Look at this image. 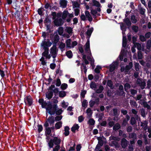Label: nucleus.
<instances>
[{"mask_svg":"<svg viewBox=\"0 0 151 151\" xmlns=\"http://www.w3.org/2000/svg\"><path fill=\"white\" fill-rule=\"evenodd\" d=\"M62 126V122H59L56 123L55 124V127L57 129L60 128Z\"/></svg>","mask_w":151,"mask_h":151,"instance_id":"nucleus-37","label":"nucleus"},{"mask_svg":"<svg viewBox=\"0 0 151 151\" xmlns=\"http://www.w3.org/2000/svg\"><path fill=\"white\" fill-rule=\"evenodd\" d=\"M67 1L66 0H60V7L62 8H65L67 5Z\"/></svg>","mask_w":151,"mask_h":151,"instance_id":"nucleus-12","label":"nucleus"},{"mask_svg":"<svg viewBox=\"0 0 151 151\" xmlns=\"http://www.w3.org/2000/svg\"><path fill=\"white\" fill-rule=\"evenodd\" d=\"M15 17L17 19H20V12L18 10H17V11L15 13Z\"/></svg>","mask_w":151,"mask_h":151,"instance_id":"nucleus-23","label":"nucleus"},{"mask_svg":"<svg viewBox=\"0 0 151 151\" xmlns=\"http://www.w3.org/2000/svg\"><path fill=\"white\" fill-rule=\"evenodd\" d=\"M79 127L78 124H75L71 128V130L73 132H74L76 130L78 129Z\"/></svg>","mask_w":151,"mask_h":151,"instance_id":"nucleus-34","label":"nucleus"},{"mask_svg":"<svg viewBox=\"0 0 151 151\" xmlns=\"http://www.w3.org/2000/svg\"><path fill=\"white\" fill-rule=\"evenodd\" d=\"M69 128L68 126H65V127L64 134L65 136H67L69 134Z\"/></svg>","mask_w":151,"mask_h":151,"instance_id":"nucleus-24","label":"nucleus"},{"mask_svg":"<svg viewBox=\"0 0 151 151\" xmlns=\"http://www.w3.org/2000/svg\"><path fill=\"white\" fill-rule=\"evenodd\" d=\"M139 103L142 104L145 107L147 108L148 109H150V106L148 105L147 102L140 100L139 101Z\"/></svg>","mask_w":151,"mask_h":151,"instance_id":"nucleus-18","label":"nucleus"},{"mask_svg":"<svg viewBox=\"0 0 151 151\" xmlns=\"http://www.w3.org/2000/svg\"><path fill=\"white\" fill-rule=\"evenodd\" d=\"M71 40L70 39H67L65 41L66 45V46L68 47L71 48Z\"/></svg>","mask_w":151,"mask_h":151,"instance_id":"nucleus-36","label":"nucleus"},{"mask_svg":"<svg viewBox=\"0 0 151 151\" xmlns=\"http://www.w3.org/2000/svg\"><path fill=\"white\" fill-rule=\"evenodd\" d=\"M6 15L8 16V17H11V11L8 9H6Z\"/></svg>","mask_w":151,"mask_h":151,"instance_id":"nucleus-60","label":"nucleus"},{"mask_svg":"<svg viewBox=\"0 0 151 151\" xmlns=\"http://www.w3.org/2000/svg\"><path fill=\"white\" fill-rule=\"evenodd\" d=\"M65 31L66 32H67L70 35H72V28L70 27H66L65 29Z\"/></svg>","mask_w":151,"mask_h":151,"instance_id":"nucleus-29","label":"nucleus"},{"mask_svg":"<svg viewBox=\"0 0 151 151\" xmlns=\"http://www.w3.org/2000/svg\"><path fill=\"white\" fill-rule=\"evenodd\" d=\"M74 17L73 14H69L68 11H64L63 12L62 15V18L64 19H66V21L68 22H70L71 20V18Z\"/></svg>","mask_w":151,"mask_h":151,"instance_id":"nucleus-5","label":"nucleus"},{"mask_svg":"<svg viewBox=\"0 0 151 151\" xmlns=\"http://www.w3.org/2000/svg\"><path fill=\"white\" fill-rule=\"evenodd\" d=\"M68 104L67 102H65L64 101H63L62 103V106L63 107L65 108L68 106Z\"/></svg>","mask_w":151,"mask_h":151,"instance_id":"nucleus-54","label":"nucleus"},{"mask_svg":"<svg viewBox=\"0 0 151 151\" xmlns=\"http://www.w3.org/2000/svg\"><path fill=\"white\" fill-rule=\"evenodd\" d=\"M131 123L132 125L136 123V120L135 118L134 117L131 118Z\"/></svg>","mask_w":151,"mask_h":151,"instance_id":"nucleus-64","label":"nucleus"},{"mask_svg":"<svg viewBox=\"0 0 151 151\" xmlns=\"http://www.w3.org/2000/svg\"><path fill=\"white\" fill-rule=\"evenodd\" d=\"M137 83L139 86L142 89H144L146 86V83L144 81H142L140 79H137Z\"/></svg>","mask_w":151,"mask_h":151,"instance_id":"nucleus-8","label":"nucleus"},{"mask_svg":"<svg viewBox=\"0 0 151 151\" xmlns=\"http://www.w3.org/2000/svg\"><path fill=\"white\" fill-rule=\"evenodd\" d=\"M133 64L132 62H130L129 63L128 65H127L126 66V70H128L130 69L132 67Z\"/></svg>","mask_w":151,"mask_h":151,"instance_id":"nucleus-47","label":"nucleus"},{"mask_svg":"<svg viewBox=\"0 0 151 151\" xmlns=\"http://www.w3.org/2000/svg\"><path fill=\"white\" fill-rule=\"evenodd\" d=\"M54 22L55 25L57 26L61 25L63 23L62 19L60 18H57L55 19L54 21Z\"/></svg>","mask_w":151,"mask_h":151,"instance_id":"nucleus-10","label":"nucleus"},{"mask_svg":"<svg viewBox=\"0 0 151 151\" xmlns=\"http://www.w3.org/2000/svg\"><path fill=\"white\" fill-rule=\"evenodd\" d=\"M66 55L69 58H71L72 56V53L70 50H69L66 52Z\"/></svg>","mask_w":151,"mask_h":151,"instance_id":"nucleus-43","label":"nucleus"},{"mask_svg":"<svg viewBox=\"0 0 151 151\" xmlns=\"http://www.w3.org/2000/svg\"><path fill=\"white\" fill-rule=\"evenodd\" d=\"M63 111L61 109H58V108L55 111V113L57 115H60L61 114Z\"/></svg>","mask_w":151,"mask_h":151,"instance_id":"nucleus-57","label":"nucleus"},{"mask_svg":"<svg viewBox=\"0 0 151 151\" xmlns=\"http://www.w3.org/2000/svg\"><path fill=\"white\" fill-rule=\"evenodd\" d=\"M129 137L130 138H132L135 139L136 138V134L135 133H131L129 134Z\"/></svg>","mask_w":151,"mask_h":151,"instance_id":"nucleus-38","label":"nucleus"},{"mask_svg":"<svg viewBox=\"0 0 151 151\" xmlns=\"http://www.w3.org/2000/svg\"><path fill=\"white\" fill-rule=\"evenodd\" d=\"M65 43L63 42H61L60 44L59 47L62 51H63L65 50Z\"/></svg>","mask_w":151,"mask_h":151,"instance_id":"nucleus-30","label":"nucleus"},{"mask_svg":"<svg viewBox=\"0 0 151 151\" xmlns=\"http://www.w3.org/2000/svg\"><path fill=\"white\" fill-rule=\"evenodd\" d=\"M93 30V28L91 27L88 29L86 32V34L88 36V39L84 46L85 47L86 53L87 55H88L87 56V59L90 61H91V65L93 67L94 65V60L92 59L91 56L89 55H91V53L90 48V42L89 38Z\"/></svg>","mask_w":151,"mask_h":151,"instance_id":"nucleus-2","label":"nucleus"},{"mask_svg":"<svg viewBox=\"0 0 151 151\" xmlns=\"http://www.w3.org/2000/svg\"><path fill=\"white\" fill-rule=\"evenodd\" d=\"M127 141L125 138L122 139L121 142V145L123 148H125L127 146Z\"/></svg>","mask_w":151,"mask_h":151,"instance_id":"nucleus-15","label":"nucleus"},{"mask_svg":"<svg viewBox=\"0 0 151 151\" xmlns=\"http://www.w3.org/2000/svg\"><path fill=\"white\" fill-rule=\"evenodd\" d=\"M86 112L87 114L88 118H90L91 117L93 112L92 111L90 108H88L86 110Z\"/></svg>","mask_w":151,"mask_h":151,"instance_id":"nucleus-19","label":"nucleus"},{"mask_svg":"<svg viewBox=\"0 0 151 151\" xmlns=\"http://www.w3.org/2000/svg\"><path fill=\"white\" fill-rule=\"evenodd\" d=\"M44 57H45L42 55V57L40 59V60L41 62V63L43 65H45L46 63V62L45 60V58Z\"/></svg>","mask_w":151,"mask_h":151,"instance_id":"nucleus-45","label":"nucleus"},{"mask_svg":"<svg viewBox=\"0 0 151 151\" xmlns=\"http://www.w3.org/2000/svg\"><path fill=\"white\" fill-rule=\"evenodd\" d=\"M59 96L60 97H64L66 96V93L64 91H60L59 93Z\"/></svg>","mask_w":151,"mask_h":151,"instance_id":"nucleus-51","label":"nucleus"},{"mask_svg":"<svg viewBox=\"0 0 151 151\" xmlns=\"http://www.w3.org/2000/svg\"><path fill=\"white\" fill-rule=\"evenodd\" d=\"M85 12L86 19H87L89 22H91L93 20V18L89 12L86 11Z\"/></svg>","mask_w":151,"mask_h":151,"instance_id":"nucleus-14","label":"nucleus"},{"mask_svg":"<svg viewBox=\"0 0 151 151\" xmlns=\"http://www.w3.org/2000/svg\"><path fill=\"white\" fill-rule=\"evenodd\" d=\"M120 127V124L118 123L116 124L113 127V129L115 130H117Z\"/></svg>","mask_w":151,"mask_h":151,"instance_id":"nucleus-48","label":"nucleus"},{"mask_svg":"<svg viewBox=\"0 0 151 151\" xmlns=\"http://www.w3.org/2000/svg\"><path fill=\"white\" fill-rule=\"evenodd\" d=\"M132 112L135 115V117L137 120H139L140 118L137 115V112L136 110L134 109H132Z\"/></svg>","mask_w":151,"mask_h":151,"instance_id":"nucleus-39","label":"nucleus"},{"mask_svg":"<svg viewBox=\"0 0 151 151\" xmlns=\"http://www.w3.org/2000/svg\"><path fill=\"white\" fill-rule=\"evenodd\" d=\"M127 45V40L125 35L123 36L122 47H125Z\"/></svg>","mask_w":151,"mask_h":151,"instance_id":"nucleus-21","label":"nucleus"},{"mask_svg":"<svg viewBox=\"0 0 151 151\" xmlns=\"http://www.w3.org/2000/svg\"><path fill=\"white\" fill-rule=\"evenodd\" d=\"M103 89V86H100L99 87V88L96 90V92L97 93H100L102 92Z\"/></svg>","mask_w":151,"mask_h":151,"instance_id":"nucleus-49","label":"nucleus"},{"mask_svg":"<svg viewBox=\"0 0 151 151\" xmlns=\"http://www.w3.org/2000/svg\"><path fill=\"white\" fill-rule=\"evenodd\" d=\"M81 20L85 21L87 20V19L86 17V15H85L84 14H82L81 16Z\"/></svg>","mask_w":151,"mask_h":151,"instance_id":"nucleus-61","label":"nucleus"},{"mask_svg":"<svg viewBox=\"0 0 151 151\" xmlns=\"http://www.w3.org/2000/svg\"><path fill=\"white\" fill-rule=\"evenodd\" d=\"M124 22L128 26H130L131 25V22L129 19L127 18L124 19Z\"/></svg>","mask_w":151,"mask_h":151,"instance_id":"nucleus-40","label":"nucleus"},{"mask_svg":"<svg viewBox=\"0 0 151 151\" xmlns=\"http://www.w3.org/2000/svg\"><path fill=\"white\" fill-rule=\"evenodd\" d=\"M79 51L81 53H83L82 55H83L82 58L83 60L84 61L85 64L86 65H87L89 64V62L86 59V55L84 54L83 53V50L82 47H80L79 48Z\"/></svg>","mask_w":151,"mask_h":151,"instance_id":"nucleus-9","label":"nucleus"},{"mask_svg":"<svg viewBox=\"0 0 151 151\" xmlns=\"http://www.w3.org/2000/svg\"><path fill=\"white\" fill-rule=\"evenodd\" d=\"M51 131L50 128L49 127L46 128V133L48 135H49L51 133Z\"/></svg>","mask_w":151,"mask_h":151,"instance_id":"nucleus-59","label":"nucleus"},{"mask_svg":"<svg viewBox=\"0 0 151 151\" xmlns=\"http://www.w3.org/2000/svg\"><path fill=\"white\" fill-rule=\"evenodd\" d=\"M88 103L86 100H84L82 103V107H84L85 109L87 107Z\"/></svg>","mask_w":151,"mask_h":151,"instance_id":"nucleus-46","label":"nucleus"},{"mask_svg":"<svg viewBox=\"0 0 151 151\" xmlns=\"http://www.w3.org/2000/svg\"><path fill=\"white\" fill-rule=\"evenodd\" d=\"M93 5L97 7H101V4L99 2L95 0H93Z\"/></svg>","mask_w":151,"mask_h":151,"instance_id":"nucleus-22","label":"nucleus"},{"mask_svg":"<svg viewBox=\"0 0 151 151\" xmlns=\"http://www.w3.org/2000/svg\"><path fill=\"white\" fill-rule=\"evenodd\" d=\"M111 141L110 143L111 146H115V148H119L120 146L119 144L117 142L115 141L111 140Z\"/></svg>","mask_w":151,"mask_h":151,"instance_id":"nucleus-16","label":"nucleus"},{"mask_svg":"<svg viewBox=\"0 0 151 151\" xmlns=\"http://www.w3.org/2000/svg\"><path fill=\"white\" fill-rule=\"evenodd\" d=\"M139 39L142 42H144L146 41V38L145 36V37L142 35H140L139 36Z\"/></svg>","mask_w":151,"mask_h":151,"instance_id":"nucleus-58","label":"nucleus"},{"mask_svg":"<svg viewBox=\"0 0 151 151\" xmlns=\"http://www.w3.org/2000/svg\"><path fill=\"white\" fill-rule=\"evenodd\" d=\"M61 140L57 137H54L53 139H51L48 142V146L50 148H53V146H55L53 149V151H58L60 148V144Z\"/></svg>","mask_w":151,"mask_h":151,"instance_id":"nucleus-4","label":"nucleus"},{"mask_svg":"<svg viewBox=\"0 0 151 151\" xmlns=\"http://www.w3.org/2000/svg\"><path fill=\"white\" fill-rule=\"evenodd\" d=\"M90 87L92 89H94L96 87V83L93 82H91L90 84Z\"/></svg>","mask_w":151,"mask_h":151,"instance_id":"nucleus-44","label":"nucleus"},{"mask_svg":"<svg viewBox=\"0 0 151 151\" xmlns=\"http://www.w3.org/2000/svg\"><path fill=\"white\" fill-rule=\"evenodd\" d=\"M46 97L48 99H51L53 96V92L52 91L47 92L46 94Z\"/></svg>","mask_w":151,"mask_h":151,"instance_id":"nucleus-20","label":"nucleus"},{"mask_svg":"<svg viewBox=\"0 0 151 151\" xmlns=\"http://www.w3.org/2000/svg\"><path fill=\"white\" fill-rule=\"evenodd\" d=\"M146 47L148 50H150L151 47V40H148L147 43Z\"/></svg>","mask_w":151,"mask_h":151,"instance_id":"nucleus-42","label":"nucleus"},{"mask_svg":"<svg viewBox=\"0 0 151 151\" xmlns=\"http://www.w3.org/2000/svg\"><path fill=\"white\" fill-rule=\"evenodd\" d=\"M135 69L137 71H138L139 70V65L138 63H134Z\"/></svg>","mask_w":151,"mask_h":151,"instance_id":"nucleus-62","label":"nucleus"},{"mask_svg":"<svg viewBox=\"0 0 151 151\" xmlns=\"http://www.w3.org/2000/svg\"><path fill=\"white\" fill-rule=\"evenodd\" d=\"M109 140L110 141L114 140L115 141H119L120 140V138L117 137L111 136L109 137Z\"/></svg>","mask_w":151,"mask_h":151,"instance_id":"nucleus-35","label":"nucleus"},{"mask_svg":"<svg viewBox=\"0 0 151 151\" xmlns=\"http://www.w3.org/2000/svg\"><path fill=\"white\" fill-rule=\"evenodd\" d=\"M131 20L132 23L135 24L137 21V18H136L135 16L134 15L131 16Z\"/></svg>","mask_w":151,"mask_h":151,"instance_id":"nucleus-28","label":"nucleus"},{"mask_svg":"<svg viewBox=\"0 0 151 151\" xmlns=\"http://www.w3.org/2000/svg\"><path fill=\"white\" fill-rule=\"evenodd\" d=\"M147 122L146 121L141 122V126L145 130H146L147 129Z\"/></svg>","mask_w":151,"mask_h":151,"instance_id":"nucleus-17","label":"nucleus"},{"mask_svg":"<svg viewBox=\"0 0 151 151\" xmlns=\"http://www.w3.org/2000/svg\"><path fill=\"white\" fill-rule=\"evenodd\" d=\"M72 3L73 8H78L79 7V4L77 1H72Z\"/></svg>","mask_w":151,"mask_h":151,"instance_id":"nucleus-33","label":"nucleus"},{"mask_svg":"<svg viewBox=\"0 0 151 151\" xmlns=\"http://www.w3.org/2000/svg\"><path fill=\"white\" fill-rule=\"evenodd\" d=\"M101 69V67L100 66H98L95 69V72L98 73H100V70Z\"/></svg>","mask_w":151,"mask_h":151,"instance_id":"nucleus-56","label":"nucleus"},{"mask_svg":"<svg viewBox=\"0 0 151 151\" xmlns=\"http://www.w3.org/2000/svg\"><path fill=\"white\" fill-rule=\"evenodd\" d=\"M118 63L117 61H115L113 63L110 65L109 70L110 72L113 71L117 66Z\"/></svg>","mask_w":151,"mask_h":151,"instance_id":"nucleus-11","label":"nucleus"},{"mask_svg":"<svg viewBox=\"0 0 151 151\" xmlns=\"http://www.w3.org/2000/svg\"><path fill=\"white\" fill-rule=\"evenodd\" d=\"M95 123V121L93 119H90L88 122V124L89 125H94Z\"/></svg>","mask_w":151,"mask_h":151,"instance_id":"nucleus-32","label":"nucleus"},{"mask_svg":"<svg viewBox=\"0 0 151 151\" xmlns=\"http://www.w3.org/2000/svg\"><path fill=\"white\" fill-rule=\"evenodd\" d=\"M123 87L122 85H120L119 87V92L118 94L119 95H122L124 93V92L123 91Z\"/></svg>","mask_w":151,"mask_h":151,"instance_id":"nucleus-25","label":"nucleus"},{"mask_svg":"<svg viewBox=\"0 0 151 151\" xmlns=\"http://www.w3.org/2000/svg\"><path fill=\"white\" fill-rule=\"evenodd\" d=\"M107 85L109 86L111 88H112L113 87L112 85V82L111 80H108L107 82Z\"/></svg>","mask_w":151,"mask_h":151,"instance_id":"nucleus-55","label":"nucleus"},{"mask_svg":"<svg viewBox=\"0 0 151 151\" xmlns=\"http://www.w3.org/2000/svg\"><path fill=\"white\" fill-rule=\"evenodd\" d=\"M52 45V43L49 40H46L45 39L42 41L40 44V47L42 50H44L42 53V55L45 56L47 59H50L51 57L49 54V48Z\"/></svg>","mask_w":151,"mask_h":151,"instance_id":"nucleus-3","label":"nucleus"},{"mask_svg":"<svg viewBox=\"0 0 151 151\" xmlns=\"http://www.w3.org/2000/svg\"><path fill=\"white\" fill-rule=\"evenodd\" d=\"M24 102L26 105L29 106L31 105L33 103L32 97L30 96H26L24 98Z\"/></svg>","mask_w":151,"mask_h":151,"instance_id":"nucleus-6","label":"nucleus"},{"mask_svg":"<svg viewBox=\"0 0 151 151\" xmlns=\"http://www.w3.org/2000/svg\"><path fill=\"white\" fill-rule=\"evenodd\" d=\"M47 121L50 124V125L51 124H53L54 122V117L52 116L49 117Z\"/></svg>","mask_w":151,"mask_h":151,"instance_id":"nucleus-27","label":"nucleus"},{"mask_svg":"<svg viewBox=\"0 0 151 151\" xmlns=\"http://www.w3.org/2000/svg\"><path fill=\"white\" fill-rule=\"evenodd\" d=\"M44 11V9L43 8L41 7L38 10V14L40 15H42V14L43 12Z\"/></svg>","mask_w":151,"mask_h":151,"instance_id":"nucleus-53","label":"nucleus"},{"mask_svg":"<svg viewBox=\"0 0 151 151\" xmlns=\"http://www.w3.org/2000/svg\"><path fill=\"white\" fill-rule=\"evenodd\" d=\"M50 53L51 54L53 58L54 59L56 57L57 54V50L56 45H54L50 48Z\"/></svg>","mask_w":151,"mask_h":151,"instance_id":"nucleus-7","label":"nucleus"},{"mask_svg":"<svg viewBox=\"0 0 151 151\" xmlns=\"http://www.w3.org/2000/svg\"><path fill=\"white\" fill-rule=\"evenodd\" d=\"M120 24V27L121 29L122 30V33L123 36L125 35V32L127 29V27L123 23H119Z\"/></svg>","mask_w":151,"mask_h":151,"instance_id":"nucleus-13","label":"nucleus"},{"mask_svg":"<svg viewBox=\"0 0 151 151\" xmlns=\"http://www.w3.org/2000/svg\"><path fill=\"white\" fill-rule=\"evenodd\" d=\"M125 54V50H124V48H122V49L120 55L119 56V59L121 60V61L122 60L123 58V56L124 54Z\"/></svg>","mask_w":151,"mask_h":151,"instance_id":"nucleus-26","label":"nucleus"},{"mask_svg":"<svg viewBox=\"0 0 151 151\" xmlns=\"http://www.w3.org/2000/svg\"><path fill=\"white\" fill-rule=\"evenodd\" d=\"M132 29L134 32H137L138 31V27L137 26H134L132 27Z\"/></svg>","mask_w":151,"mask_h":151,"instance_id":"nucleus-63","label":"nucleus"},{"mask_svg":"<svg viewBox=\"0 0 151 151\" xmlns=\"http://www.w3.org/2000/svg\"><path fill=\"white\" fill-rule=\"evenodd\" d=\"M67 87L68 85L66 83H64L61 85L60 88L64 90L67 88Z\"/></svg>","mask_w":151,"mask_h":151,"instance_id":"nucleus-50","label":"nucleus"},{"mask_svg":"<svg viewBox=\"0 0 151 151\" xmlns=\"http://www.w3.org/2000/svg\"><path fill=\"white\" fill-rule=\"evenodd\" d=\"M139 10L140 14L142 15L145 14L146 10L145 8H143L142 7H140L139 8Z\"/></svg>","mask_w":151,"mask_h":151,"instance_id":"nucleus-41","label":"nucleus"},{"mask_svg":"<svg viewBox=\"0 0 151 151\" xmlns=\"http://www.w3.org/2000/svg\"><path fill=\"white\" fill-rule=\"evenodd\" d=\"M134 47H137V48L139 50L142 49V46L141 44L138 43H134Z\"/></svg>","mask_w":151,"mask_h":151,"instance_id":"nucleus-31","label":"nucleus"},{"mask_svg":"<svg viewBox=\"0 0 151 151\" xmlns=\"http://www.w3.org/2000/svg\"><path fill=\"white\" fill-rule=\"evenodd\" d=\"M39 103L42 105V108H46L47 112L51 115L55 114L58 108L57 104L52 105L50 102L44 101L43 99L39 100Z\"/></svg>","mask_w":151,"mask_h":151,"instance_id":"nucleus-1","label":"nucleus"},{"mask_svg":"<svg viewBox=\"0 0 151 151\" xmlns=\"http://www.w3.org/2000/svg\"><path fill=\"white\" fill-rule=\"evenodd\" d=\"M63 29L62 27H60L58 28V33L59 34L61 35H62L63 33Z\"/></svg>","mask_w":151,"mask_h":151,"instance_id":"nucleus-52","label":"nucleus"}]
</instances>
